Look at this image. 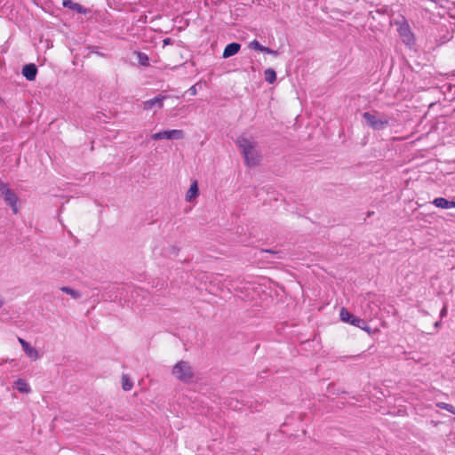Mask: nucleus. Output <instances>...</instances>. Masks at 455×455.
I'll use <instances>...</instances> for the list:
<instances>
[{
    "label": "nucleus",
    "instance_id": "1",
    "mask_svg": "<svg viewBox=\"0 0 455 455\" xmlns=\"http://www.w3.org/2000/svg\"><path fill=\"white\" fill-rule=\"evenodd\" d=\"M236 144L242 151L245 164L248 166H256L259 161V154L256 149L255 142L245 137H240Z\"/></svg>",
    "mask_w": 455,
    "mask_h": 455
},
{
    "label": "nucleus",
    "instance_id": "2",
    "mask_svg": "<svg viewBox=\"0 0 455 455\" xmlns=\"http://www.w3.org/2000/svg\"><path fill=\"white\" fill-rule=\"evenodd\" d=\"M173 376L181 382L190 383L194 378V371L188 362L180 361L172 368Z\"/></svg>",
    "mask_w": 455,
    "mask_h": 455
},
{
    "label": "nucleus",
    "instance_id": "3",
    "mask_svg": "<svg viewBox=\"0 0 455 455\" xmlns=\"http://www.w3.org/2000/svg\"><path fill=\"white\" fill-rule=\"evenodd\" d=\"M363 117L368 126L374 130H381L388 125V118H379L376 114L371 112H364Z\"/></svg>",
    "mask_w": 455,
    "mask_h": 455
},
{
    "label": "nucleus",
    "instance_id": "4",
    "mask_svg": "<svg viewBox=\"0 0 455 455\" xmlns=\"http://www.w3.org/2000/svg\"><path fill=\"white\" fill-rule=\"evenodd\" d=\"M0 194L4 197L6 204H8L12 209L14 214L18 213V207H17V202L18 197L15 195V193L10 189L6 184L3 183L0 180Z\"/></svg>",
    "mask_w": 455,
    "mask_h": 455
},
{
    "label": "nucleus",
    "instance_id": "5",
    "mask_svg": "<svg viewBox=\"0 0 455 455\" xmlns=\"http://www.w3.org/2000/svg\"><path fill=\"white\" fill-rule=\"evenodd\" d=\"M152 140H158L163 139L167 140H181L184 138V132L182 130H170L163 131L151 135Z\"/></svg>",
    "mask_w": 455,
    "mask_h": 455
},
{
    "label": "nucleus",
    "instance_id": "6",
    "mask_svg": "<svg viewBox=\"0 0 455 455\" xmlns=\"http://www.w3.org/2000/svg\"><path fill=\"white\" fill-rule=\"evenodd\" d=\"M37 74V68L35 64L25 65L22 68V75L28 80L34 81Z\"/></svg>",
    "mask_w": 455,
    "mask_h": 455
},
{
    "label": "nucleus",
    "instance_id": "7",
    "mask_svg": "<svg viewBox=\"0 0 455 455\" xmlns=\"http://www.w3.org/2000/svg\"><path fill=\"white\" fill-rule=\"evenodd\" d=\"M62 5L66 8L71 9L77 13L85 14L87 10L77 3H74L72 0H63Z\"/></svg>",
    "mask_w": 455,
    "mask_h": 455
},
{
    "label": "nucleus",
    "instance_id": "8",
    "mask_svg": "<svg viewBox=\"0 0 455 455\" xmlns=\"http://www.w3.org/2000/svg\"><path fill=\"white\" fill-rule=\"evenodd\" d=\"M199 196V189H198V184L196 180H194L189 189L188 190L186 194V201L187 202H192L194 199H196Z\"/></svg>",
    "mask_w": 455,
    "mask_h": 455
},
{
    "label": "nucleus",
    "instance_id": "9",
    "mask_svg": "<svg viewBox=\"0 0 455 455\" xmlns=\"http://www.w3.org/2000/svg\"><path fill=\"white\" fill-rule=\"evenodd\" d=\"M240 48L241 45L238 43L228 44L223 51V58H229L236 54L239 52Z\"/></svg>",
    "mask_w": 455,
    "mask_h": 455
},
{
    "label": "nucleus",
    "instance_id": "10",
    "mask_svg": "<svg viewBox=\"0 0 455 455\" xmlns=\"http://www.w3.org/2000/svg\"><path fill=\"white\" fill-rule=\"evenodd\" d=\"M164 99V97L158 96V97L150 99L148 100H146L143 102V108L146 110H149L155 106H157L158 108H162Z\"/></svg>",
    "mask_w": 455,
    "mask_h": 455
},
{
    "label": "nucleus",
    "instance_id": "11",
    "mask_svg": "<svg viewBox=\"0 0 455 455\" xmlns=\"http://www.w3.org/2000/svg\"><path fill=\"white\" fill-rule=\"evenodd\" d=\"M434 205L442 209L455 208V202L449 201L443 197H437L433 201Z\"/></svg>",
    "mask_w": 455,
    "mask_h": 455
},
{
    "label": "nucleus",
    "instance_id": "12",
    "mask_svg": "<svg viewBox=\"0 0 455 455\" xmlns=\"http://www.w3.org/2000/svg\"><path fill=\"white\" fill-rule=\"evenodd\" d=\"M350 324L356 326L363 331H366L368 333L371 332L370 327L366 324V323L363 319H361L359 317L354 316L353 319L351 320Z\"/></svg>",
    "mask_w": 455,
    "mask_h": 455
},
{
    "label": "nucleus",
    "instance_id": "13",
    "mask_svg": "<svg viewBox=\"0 0 455 455\" xmlns=\"http://www.w3.org/2000/svg\"><path fill=\"white\" fill-rule=\"evenodd\" d=\"M355 315L349 313L345 307H342L339 311V318L342 322L351 323V320Z\"/></svg>",
    "mask_w": 455,
    "mask_h": 455
},
{
    "label": "nucleus",
    "instance_id": "14",
    "mask_svg": "<svg viewBox=\"0 0 455 455\" xmlns=\"http://www.w3.org/2000/svg\"><path fill=\"white\" fill-rule=\"evenodd\" d=\"M26 355L32 360H36L39 357V354L37 350L28 344L26 347L23 348Z\"/></svg>",
    "mask_w": 455,
    "mask_h": 455
},
{
    "label": "nucleus",
    "instance_id": "15",
    "mask_svg": "<svg viewBox=\"0 0 455 455\" xmlns=\"http://www.w3.org/2000/svg\"><path fill=\"white\" fill-rule=\"evenodd\" d=\"M121 381H122V388L124 390V391H130L132 387H133V383L132 381L130 379L129 376L126 375V374H124L122 376V379H121Z\"/></svg>",
    "mask_w": 455,
    "mask_h": 455
},
{
    "label": "nucleus",
    "instance_id": "16",
    "mask_svg": "<svg viewBox=\"0 0 455 455\" xmlns=\"http://www.w3.org/2000/svg\"><path fill=\"white\" fill-rule=\"evenodd\" d=\"M15 387L21 393H28L29 392L30 388L26 381L23 379H18L14 383Z\"/></svg>",
    "mask_w": 455,
    "mask_h": 455
},
{
    "label": "nucleus",
    "instance_id": "17",
    "mask_svg": "<svg viewBox=\"0 0 455 455\" xmlns=\"http://www.w3.org/2000/svg\"><path fill=\"white\" fill-rule=\"evenodd\" d=\"M265 80L269 84H273L276 80V74L274 69L267 68L264 72Z\"/></svg>",
    "mask_w": 455,
    "mask_h": 455
},
{
    "label": "nucleus",
    "instance_id": "18",
    "mask_svg": "<svg viewBox=\"0 0 455 455\" xmlns=\"http://www.w3.org/2000/svg\"><path fill=\"white\" fill-rule=\"evenodd\" d=\"M136 54H137L138 61L140 62V65H142L144 67H147L149 65V60L146 53L139 52Z\"/></svg>",
    "mask_w": 455,
    "mask_h": 455
},
{
    "label": "nucleus",
    "instance_id": "19",
    "mask_svg": "<svg viewBox=\"0 0 455 455\" xmlns=\"http://www.w3.org/2000/svg\"><path fill=\"white\" fill-rule=\"evenodd\" d=\"M436 406L441 408V409L446 410L449 412H451V413L455 415V407L453 405L450 404V403L440 402V403H436Z\"/></svg>",
    "mask_w": 455,
    "mask_h": 455
},
{
    "label": "nucleus",
    "instance_id": "20",
    "mask_svg": "<svg viewBox=\"0 0 455 455\" xmlns=\"http://www.w3.org/2000/svg\"><path fill=\"white\" fill-rule=\"evenodd\" d=\"M63 292L65 293H68L69 294L70 296H72L74 299H77L80 297V293L69 287H62L60 289Z\"/></svg>",
    "mask_w": 455,
    "mask_h": 455
},
{
    "label": "nucleus",
    "instance_id": "21",
    "mask_svg": "<svg viewBox=\"0 0 455 455\" xmlns=\"http://www.w3.org/2000/svg\"><path fill=\"white\" fill-rule=\"evenodd\" d=\"M250 47L251 49L260 51V49L262 48V45L257 40H253L250 43Z\"/></svg>",
    "mask_w": 455,
    "mask_h": 455
},
{
    "label": "nucleus",
    "instance_id": "22",
    "mask_svg": "<svg viewBox=\"0 0 455 455\" xmlns=\"http://www.w3.org/2000/svg\"><path fill=\"white\" fill-rule=\"evenodd\" d=\"M18 340L21 345L22 348L26 347L28 345V343L21 338H19Z\"/></svg>",
    "mask_w": 455,
    "mask_h": 455
},
{
    "label": "nucleus",
    "instance_id": "23",
    "mask_svg": "<svg viewBox=\"0 0 455 455\" xmlns=\"http://www.w3.org/2000/svg\"><path fill=\"white\" fill-rule=\"evenodd\" d=\"M260 52H266V53H269V52H274V50H271L266 46H262V48L260 49Z\"/></svg>",
    "mask_w": 455,
    "mask_h": 455
},
{
    "label": "nucleus",
    "instance_id": "24",
    "mask_svg": "<svg viewBox=\"0 0 455 455\" xmlns=\"http://www.w3.org/2000/svg\"><path fill=\"white\" fill-rule=\"evenodd\" d=\"M189 92H190L191 95H196V85L191 86L189 88Z\"/></svg>",
    "mask_w": 455,
    "mask_h": 455
},
{
    "label": "nucleus",
    "instance_id": "25",
    "mask_svg": "<svg viewBox=\"0 0 455 455\" xmlns=\"http://www.w3.org/2000/svg\"><path fill=\"white\" fill-rule=\"evenodd\" d=\"M171 44V38H165L164 40V44Z\"/></svg>",
    "mask_w": 455,
    "mask_h": 455
},
{
    "label": "nucleus",
    "instance_id": "26",
    "mask_svg": "<svg viewBox=\"0 0 455 455\" xmlns=\"http://www.w3.org/2000/svg\"><path fill=\"white\" fill-rule=\"evenodd\" d=\"M269 54L274 55V56H277V52L274 51V52H269Z\"/></svg>",
    "mask_w": 455,
    "mask_h": 455
},
{
    "label": "nucleus",
    "instance_id": "27",
    "mask_svg": "<svg viewBox=\"0 0 455 455\" xmlns=\"http://www.w3.org/2000/svg\"><path fill=\"white\" fill-rule=\"evenodd\" d=\"M445 313H446V309H445V308H443V309L442 310V313H441V314H442V315H445Z\"/></svg>",
    "mask_w": 455,
    "mask_h": 455
},
{
    "label": "nucleus",
    "instance_id": "28",
    "mask_svg": "<svg viewBox=\"0 0 455 455\" xmlns=\"http://www.w3.org/2000/svg\"><path fill=\"white\" fill-rule=\"evenodd\" d=\"M262 251L274 253V251H270V250H263Z\"/></svg>",
    "mask_w": 455,
    "mask_h": 455
}]
</instances>
